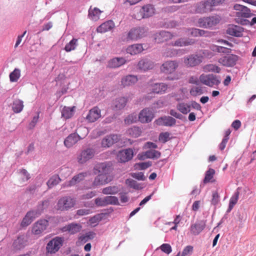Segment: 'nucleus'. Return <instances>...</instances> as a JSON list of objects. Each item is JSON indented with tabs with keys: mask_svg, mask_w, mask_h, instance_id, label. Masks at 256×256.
Returning <instances> with one entry per match:
<instances>
[{
	"mask_svg": "<svg viewBox=\"0 0 256 256\" xmlns=\"http://www.w3.org/2000/svg\"><path fill=\"white\" fill-rule=\"evenodd\" d=\"M224 0H202L196 4L193 11L194 13L204 14L212 12L213 8L222 4ZM190 12H192L190 10Z\"/></svg>",
	"mask_w": 256,
	"mask_h": 256,
	"instance_id": "obj_1",
	"label": "nucleus"
},
{
	"mask_svg": "<svg viewBox=\"0 0 256 256\" xmlns=\"http://www.w3.org/2000/svg\"><path fill=\"white\" fill-rule=\"evenodd\" d=\"M88 134V130L84 126L77 128L76 133L70 134L64 140V144L67 148H70L80 140L84 138Z\"/></svg>",
	"mask_w": 256,
	"mask_h": 256,
	"instance_id": "obj_2",
	"label": "nucleus"
},
{
	"mask_svg": "<svg viewBox=\"0 0 256 256\" xmlns=\"http://www.w3.org/2000/svg\"><path fill=\"white\" fill-rule=\"evenodd\" d=\"M234 9L238 10L236 14V16L237 17L236 22L242 25L248 24L249 20L246 18H250L252 15L250 9L246 6L238 4L234 6Z\"/></svg>",
	"mask_w": 256,
	"mask_h": 256,
	"instance_id": "obj_3",
	"label": "nucleus"
},
{
	"mask_svg": "<svg viewBox=\"0 0 256 256\" xmlns=\"http://www.w3.org/2000/svg\"><path fill=\"white\" fill-rule=\"evenodd\" d=\"M199 80L202 84L211 88L218 86L220 83V76L214 74H202Z\"/></svg>",
	"mask_w": 256,
	"mask_h": 256,
	"instance_id": "obj_4",
	"label": "nucleus"
},
{
	"mask_svg": "<svg viewBox=\"0 0 256 256\" xmlns=\"http://www.w3.org/2000/svg\"><path fill=\"white\" fill-rule=\"evenodd\" d=\"M220 17L218 15L201 18L198 20V26L204 28H210L220 22Z\"/></svg>",
	"mask_w": 256,
	"mask_h": 256,
	"instance_id": "obj_5",
	"label": "nucleus"
},
{
	"mask_svg": "<svg viewBox=\"0 0 256 256\" xmlns=\"http://www.w3.org/2000/svg\"><path fill=\"white\" fill-rule=\"evenodd\" d=\"M155 13V8L152 4L144 6L138 12L134 14V18L140 20L152 16Z\"/></svg>",
	"mask_w": 256,
	"mask_h": 256,
	"instance_id": "obj_6",
	"label": "nucleus"
},
{
	"mask_svg": "<svg viewBox=\"0 0 256 256\" xmlns=\"http://www.w3.org/2000/svg\"><path fill=\"white\" fill-rule=\"evenodd\" d=\"M63 243V238L60 236L53 238L46 244V252L50 254H55L62 246Z\"/></svg>",
	"mask_w": 256,
	"mask_h": 256,
	"instance_id": "obj_7",
	"label": "nucleus"
},
{
	"mask_svg": "<svg viewBox=\"0 0 256 256\" xmlns=\"http://www.w3.org/2000/svg\"><path fill=\"white\" fill-rule=\"evenodd\" d=\"M75 200L70 196H64L60 199L56 204V209L60 211L68 210L74 206Z\"/></svg>",
	"mask_w": 256,
	"mask_h": 256,
	"instance_id": "obj_8",
	"label": "nucleus"
},
{
	"mask_svg": "<svg viewBox=\"0 0 256 256\" xmlns=\"http://www.w3.org/2000/svg\"><path fill=\"white\" fill-rule=\"evenodd\" d=\"M134 156V152L132 149L128 148L119 150L116 156L118 162L125 163L131 160Z\"/></svg>",
	"mask_w": 256,
	"mask_h": 256,
	"instance_id": "obj_9",
	"label": "nucleus"
},
{
	"mask_svg": "<svg viewBox=\"0 0 256 256\" xmlns=\"http://www.w3.org/2000/svg\"><path fill=\"white\" fill-rule=\"evenodd\" d=\"M238 60V56L233 54H226L220 58L218 62L221 65L226 67L234 66Z\"/></svg>",
	"mask_w": 256,
	"mask_h": 256,
	"instance_id": "obj_10",
	"label": "nucleus"
},
{
	"mask_svg": "<svg viewBox=\"0 0 256 256\" xmlns=\"http://www.w3.org/2000/svg\"><path fill=\"white\" fill-rule=\"evenodd\" d=\"M178 66V63L176 60L165 62L160 66L161 72L166 74L174 73Z\"/></svg>",
	"mask_w": 256,
	"mask_h": 256,
	"instance_id": "obj_11",
	"label": "nucleus"
},
{
	"mask_svg": "<svg viewBox=\"0 0 256 256\" xmlns=\"http://www.w3.org/2000/svg\"><path fill=\"white\" fill-rule=\"evenodd\" d=\"M146 32V30L143 28H132L128 32L126 38L128 40H136L144 37Z\"/></svg>",
	"mask_w": 256,
	"mask_h": 256,
	"instance_id": "obj_12",
	"label": "nucleus"
},
{
	"mask_svg": "<svg viewBox=\"0 0 256 256\" xmlns=\"http://www.w3.org/2000/svg\"><path fill=\"white\" fill-rule=\"evenodd\" d=\"M112 164L110 162H101L96 164L94 168V172L95 174H100L107 176L112 172Z\"/></svg>",
	"mask_w": 256,
	"mask_h": 256,
	"instance_id": "obj_13",
	"label": "nucleus"
},
{
	"mask_svg": "<svg viewBox=\"0 0 256 256\" xmlns=\"http://www.w3.org/2000/svg\"><path fill=\"white\" fill-rule=\"evenodd\" d=\"M48 226V222L46 220H40L35 222L32 228V232L34 235H40Z\"/></svg>",
	"mask_w": 256,
	"mask_h": 256,
	"instance_id": "obj_14",
	"label": "nucleus"
},
{
	"mask_svg": "<svg viewBox=\"0 0 256 256\" xmlns=\"http://www.w3.org/2000/svg\"><path fill=\"white\" fill-rule=\"evenodd\" d=\"M95 152L92 148H86L82 150L78 156L77 159L78 163L82 164L92 159L94 156Z\"/></svg>",
	"mask_w": 256,
	"mask_h": 256,
	"instance_id": "obj_15",
	"label": "nucleus"
},
{
	"mask_svg": "<svg viewBox=\"0 0 256 256\" xmlns=\"http://www.w3.org/2000/svg\"><path fill=\"white\" fill-rule=\"evenodd\" d=\"M202 56L198 54H192L184 58V64L189 67L198 65L202 62Z\"/></svg>",
	"mask_w": 256,
	"mask_h": 256,
	"instance_id": "obj_16",
	"label": "nucleus"
},
{
	"mask_svg": "<svg viewBox=\"0 0 256 256\" xmlns=\"http://www.w3.org/2000/svg\"><path fill=\"white\" fill-rule=\"evenodd\" d=\"M154 117L152 112L148 108H146L140 111L138 115V120L142 123H148Z\"/></svg>",
	"mask_w": 256,
	"mask_h": 256,
	"instance_id": "obj_17",
	"label": "nucleus"
},
{
	"mask_svg": "<svg viewBox=\"0 0 256 256\" xmlns=\"http://www.w3.org/2000/svg\"><path fill=\"white\" fill-rule=\"evenodd\" d=\"M82 228L80 224L72 222L61 228L62 232H68L70 234H74L80 232Z\"/></svg>",
	"mask_w": 256,
	"mask_h": 256,
	"instance_id": "obj_18",
	"label": "nucleus"
},
{
	"mask_svg": "<svg viewBox=\"0 0 256 256\" xmlns=\"http://www.w3.org/2000/svg\"><path fill=\"white\" fill-rule=\"evenodd\" d=\"M174 35L170 32L161 31L154 34V39L156 42L162 43L172 39Z\"/></svg>",
	"mask_w": 256,
	"mask_h": 256,
	"instance_id": "obj_19",
	"label": "nucleus"
},
{
	"mask_svg": "<svg viewBox=\"0 0 256 256\" xmlns=\"http://www.w3.org/2000/svg\"><path fill=\"white\" fill-rule=\"evenodd\" d=\"M176 120L171 116H162L154 121V124L158 126H172L176 124Z\"/></svg>",
	"mask_w": 256,
	"mask_h": 256,
	"instance_id": "obj_20",
	"label": "nucleus"
},
{
	"mask_svg": "<svg viewBox=\"0 0 256 256\" xmlns=\"http://www.w3.org/2000/svg\"><path fill=\"white\" fill-rule=\"evenodd\" d=\"M112 180V177L110 176L99 174L94 178L92 185L94 186L104 185L110 182Z\"/></svg>",
	"mask_w": 256,
	"mask_h": 256,
	"instance_id": "obj_21",
	"label": "nucleus"
},
{
	"mask_svg": "<svg viewBox=\"0 0 256 256\" xmlns=\"http://www.w3.org/2000/svg\"><path fill=\"white\" fill-rule=\"evenodd\" d=\"M40 215V212H35L34 210L28 212L22 222V226H27L31 224L35 218L38 217Z\"/></svg>",
	"mask_w": 256,
	"mask_h": 256,
	"instance_id": "obj_22",
	"label": "nucleus"
},
{
	"mask_svg": "<svg viewBox=\"0 0 256 256\" xmlns=\"http://www.w3.org/2000/svg\"><path fill=\"white\" fill-rule=\"evenodd\" d=\"M119 136L117 134H110L104 138L102 141V146L104 148H109L119 140Z\"/></svg>",
	"mask_w": 256,
	"mask_h": 256,
	"instance_id": "obj_23",
	"label": "nucleus"
},
{
	"mask_svg": "<svg viewBox=\"0 0 256 256\" xmlns=\"http://www.w3.org/2000/svg\"><path fill=\"white\" fill-rule=\"evenodd\" d=\"M138 81L136 76L128 74L124 76L121 80V84L123 87L134 85Z\"/></svg>",
	"mask_w": 256,
	"mask_h": 256,
	"instance_id": "obj_24",
	"label": "nucleus"
},
{
	"mask_svg": "<svg viewBox=\"0 0 256 256\" xmlns=\"http://www.w3.org/2000/svg\"><path fill=\"white\" fill-rule=\"evenodd\" d=\"M100 116V110L96 106L89 111L86 119L88 122H92L98 120Z\"/></svg>",
	"mask_w": 256,
	"mask_h": 256,
	"instance_id": "obj_25",
	"label": "nucleus"
},
{
	"mask_svg": "<svg viewBox=\"0 0 256 256\" xmlns=\"http://www.w3.org/2000/svg\"><path fill=\"white\" fill-rule=\"evenodd\" d=\"M154 66V64L148 59H142L138 64V68L144 71L152 69Z\"/></svg>",
	"mask_w": 256,
	"mask_h": 256,
	"instance_id": "obj_26",
	"label": "nucleus"
},
{
	"mask_svg": "<svg viewBox=\"0 0 256 256\" xmlns=\"http://www.w3.org/2000/svg\"><path fill=\"white\" fill-rule=\"evenodd\" d=\"M243 31L242 27L236 25L230 26L226 30L227 34L236 37L242 36Z\"/></svg>",
	"mask_w": 256,
	"mask_h": 256,
	"instance_id": "obj_27",
	"label": "nucleus"
},
{
	"mask_svg": "<svg viewBox=\"0 0 256 256\" xmlns=\"http://www.w3.org/2000/svg\"><path fill=\"white\" fill-rule=\"evenodd\" d=\"M194 44V40L188 38H180L172 43V45L176 46H186L192 45Z\"/></svg>",
	"mask_w": 256,
	"mask_h": 256,
	"instance_id": "obj_28",
	"label": "nucleus"
},
{
	"mask_svg": "<svg viewBox=\"0 0 256 256\" xmlns=\"http://www.w3.org/2000/svg\"><path fill=\"white\" fill-rule=\"evenodd\" d=\"M126 60L124 58H114L109 60L108 66L111 68H118L124 64Z\"/></svg>",
	"mask_w": 256,
	"mask_h": 256,
	"instance_id": "obj_29",
	"label": "nucleus"
},
{
	"mask_svg": "<svg viewBox=\"0 0 256 256\" xmlns=\"http://www.w3.org/2000/svg\"><path fill=\"white\" fill-rule=\"evenodd\" d=\"M27 238L26 236L22 235L18 237L13 244V246L16 250H20L24 248L26 244Z\"/></svg>",
	"mask_w": 256,
	"mask_h": 256,
	"instance_id": "obj_30",
	"label": "nucleus"
},
{
	"mask_svg": "<svg viewBox=\"0 0 256 256\" xmlns=\"http://www.w3.org/2000/svg\"><path fill=\"white\" fill-rule=\"evenodd\" d=\"M168 85L164 83H156L152 86V92L156 94H164L168 90Z\"/></svg>",
	"mask_w": 256,
	"mask_h": 256,
	"instance_id": "obj_31",
	"label": "nucleus"
},
{
	"mask_svg": "<svg viewBox=\"0 0 256 256\" xmlns=\"http://www.w3.org/2000/svg\"><path fill=\"white\" fill-rule=\"evenodd\" d=\"M114 26V22L112 20H108L104 22L97 28L98 32L104 33L110 30Z\"/></svg>",
	"mask_w": 256,
	"mask_h": 256,
	"instance_id": "obj_32",
	"label": "nucleus"
},
{
	"mask_svg": "<svg viewBox=\"0 0 256 256\" xmlns=\"http://www.w3.org/2000/svg\"><path fill=\"white\" fill-rule=\"evenodd\" d=\"M161 154L160 152L154 150H150L144 152L140 158L142 159L145 158H158L160 156Z\"/></svg>",
	"mask_w": 256,
	"mask_h": 256,
	"instance_id": "obj_33",
	"label": "nucleus"
},
{
	"mask_svg": "<svg viewBox=\"0 0 256 256\" xmlns=\"http://www.w3.org/2000/svg\"><path fill=\"white\" fill-rule=\"evenodd\" d=\"M206 224L203 222L193 224L190 226V232L194 235L198 234L205 228Z\"/></svg>",
	"mask_w": 256,
	"mask_h": 256,
	"instance_id": "obj_34",
	"label": "nucleus"
},
{
	"mask_svg": "<svg viewBox=\"0 0 256 256\" xmlns=\"http://www.w3.org/2000/svg\"><path fill=\"white\" fill-rule=\"evenodd\" d=\"M128 102L127 98L120 97L116 98L113 102V106L116 110H120L124 108Z\"/></svg>",
	"mask_w": 256,
	"mask_h": 256,
	"instance_id": "obj_35",
	"label": "nucleus"
},
{
	"mask_svg": "<svg viewBox=\"0 0 256 256\" xmlns=\"http://www.w3.org/2000/svg\"><path fill=\"white\" fill-rule=\"evenodd\" d=\"M76 107L64 106L62 110V117L66 120L71 118L74 114Z\"/></svg>",
	"mask_w": 256,
	"mask_h": 256,
	"instance_id": "obj_36",
	"label": "nucleus"
},
{
	"mask_svg": "<svg viewBox=\"0 0 256 256\" xmlns=\"http://www.w3.org/2000/svg\"><path fill=\"white\" fill-rule=\"evenodd\" d=\"M144 50L142 44H134L129 46L126 48V52L128 54L132 55H135L141 52Z\"/></svg>",
	"mask_w": 256,
	"mask_h": 256,
	"instance_id": "obj_37",
	"label": "nucleus"
},
{
	"mask_svg": "<svg viewBox=\"0 0 256 256\" xmlns=\"http://www.w3.org/2000/svg\"><path fill=\"white\" fill-rule=\"evenodd\" d=\"M88 175L87 172H82L75 176L73 178L68 182L66 184L67 186H71L76 184L77 182H78L84 180V178Z\"/></svg>",
	"mask_w": 256,
	"mask_h": 256,
	"instance_id": "obj_38",
	"label": "nucleus"
},
{
	"mask_svg": "<svg viewBox=\"0 0 256 256\" xmlns=\"http://www.w3.org/2000/svg\"><path fill=\"white\" fill-rule=\"evenodd\" d=\"M102 12V11L100 10L97 8H92L90 6L88 10V16L93 20H97L100 18V16Z\"/></svg>",
	"mask_w": 256,
	"mask_h": 256,
	"instance_id": "obj_39",
	"label": "nucleus"
},
{
	"mask_svg": "<svg viewBox=\"0 0 256 256\" xmlns=\"http://www.w3.org/2000/svg\"><path fill=\"white\" fill-rule=\"evenodd\" d=\"M188 34L194 37L202 36H208L206 34L208 32L204 30H200L196 28H192L188 30Z\"/></svg>",
	"mask_w": 256,
	"mask_h": 256,
	"instance_id": "obj_40",
	"label": "nucleus"
},
{
	"mask_svg": "<svg viewBox=\"0 0 256 256\" xmlns=\"http://www.w3.org/2000/svg\"><path fill=\"white\" fill-rule=\"evenodd\" d=\"M176 108L181 113L186 114L190 111V105L188 103L181 102L177 104Z\"/></svg>",
	"mask_w": 256,
	"mask_h": 256,
	"instance_id": "obj_41",
	"label": "nucleus"
},
{
	"mask_svg": "<svg viewBox=\"0 0 256 256\" xmlns=\"http://www.w3.org/2000/svg\"><path fill=\"white\" fill-rule=\"evenodd\" d=\"M142 132L141 128L137 126L130 128L126 130V133L128 135L134 138L140 136Z\"/></svg>",
	"mask_w": 256,
	"mask_h": 256,
	"instance_id": "obj_42",
	"label": "nucleus"
},
{
	"mask_svg": "<svg viewBox=\"0 0 256 256\" xmlns=\"http://www.w3.org/2000/svg\"><path fill=\"white\" fill-rule=\"evenodd\" d=\"M23 102L19 99L15 100L12 104V109L15 113H19L24 108Z\"/></svg>",
	"mask_w": 256,
	"mask_h": 256,
	"instance_id": "obj_43",
	"label": "nucleus"
},
{
	"mask_svg": "<svg viewBox=\"0 0 256 256\" xmlns=\"http://www.w3.org/2000/svg\"><path fill=\"white\" fill-rule=\"evenodd\" d=\"M202 69L204 72H212L219 73L220 72V68L213 64H206L202 67Z\"/></svg>",
	"mask_w": 256,
	"mask_h": 256,
	"instance_id": "obj_44",
	"label": "nucleus"
},
{
	"mask_svg": "<svg viewBox=\"0 0 256 256\" xmlns=\"http://www.w3.org/2000/svg\"><path fill=\"white\" fill-rule=\"evenodd\" d=\"M78 45V40L72 38L68 44H67L64 48V50L67 52H70L74 50Z\"/></svg>",
	"mask_w": 256,
	"mask_h": 256,
	"instance_id": "obj_45",
	"label": "nucleus"
},
{
	"mask_svg": "<svg viewBox=\"0 0 256 256\" xmlns=\"http://www.w3.org/2000/svg\"><path fill=\"white\" fill-rule=\"evenodd\" d=\"M118 192V188L116 186H109L104 188L102 190V192L104 194H114Z\"/></svg>",
	"mask_w": 256,
	"mask_h": 256,
	"instance_id": "obj_46",
	"label": "nucleus"
},
{
	"mask_svg": "<svg viewBox=\"0 0 256 256\" xmlns=\"http://www.w3.org/2000/svg\"><path fill=\"white\" fill-rule=\"evenodd\" d=\"M239 198V192L238 191L236 192L234 195L231 197L230 202H229V206H228V210L230 211L234 205L237 203L238 200Z\"/></svg>",
	"mask_w": 256,
	"mask_h": 256,
	"instance_id": "obj_47",
	"label": "nucleus"
},
{
	"mask_svg": "<svg viewBox=\"0 0 256 256\" xmlns=\"http://www.w3.org/2000/svg\"><path fill=\"white\" fill-rule=\"evenodd\" d=\"M60 179L58 175L52 176L47 182V185L48 188H51L56 185L60 182Z\"/></svg>",
	"mask_w": 256,
	"mask_h": 256,
	"instance_id": "obj_48",
	"label": "nucleus"
},
{
	"mask_svg": "<svg viewBox=\"0 0 256 256\" xmlns=\"http://www.w3.org/2000/svg\"><path fill=\"white\" fill-rule=\"evenodd\" d=\"M105 202L106 206L112 205H118L119 202L118 198L114 196H106L105 197Z\"/></svg>",
	"mask_w": 256,
	"mask_h": 256,
	"instance_id": "obj_49",
	"label": "nucleus"
},
{
	"mask_svg": "<svg viewBox=\"0 0 256 256\" xmlns=\"http://www.w3.org/2000/svg\"><path fill=\"white\" fill-rule=\"evenodd\" d=\"M20 76V70L15 68L10 74V79L11 82H17Z\"/></svg>",
	"mask_w": 256,
	"mask_h": 256,
	"instance_id": "obj_50",
	"label": "nucleus"
},
{
	"mask_svg": "<svg viewBox=\"0 0 256 256\" xmlns=\"http://www.w3.org/2000/svg\"><path fill=\"white\" fill-rule=\"evenodd\" d=\"M215 174V170L212 168H210L206 171L205 177L204 180V183H208L211 181Z\"/></svg>",
	"mask_w": 256,
	"mask_h": 256,
	"instance_id": "obj_51",
	"label": "nucleus"
},
{
	"mask_svg": "<svg viewBox=\"0 0 256 256\" xmlns=\"http://www.w3.org/2000/svg\"><path fill=\"white\" fill-rule=\"evenodd\" d=\"M126 183L130 187L136 190H140L142 188L140 184H138L137 182L132 179H127L126 181Z\"/></svg>",
	"mask_w": 256,
	"mask_h": 256,
	"instance_id": "obj_52",
	"label": "nucleus"
},
{
	"mask_svg": "<svg viewBox=\"0 0 256 256\" xmlns=\"http://www.w3.org/2000/svg\"><path fill=\"white\" fill-rule=\"evenodd\" d=\"M190 93L192 96H196L202 94L203 90L200 86H194L190 90Z\"/></svg>",
	"mask_w": 256,
	"mask_h": 256,
	"instance_id": "obj_53",
	"label": "nucleus"
},
{
	"mask_svg": "<svg viewBox=\"0 0 256 256\" xmlns=\"http://www.w3.org/2000/svg\"><path fill=\"white\" fill-rule=\"evenodd\" d=\"M49 204L48 200H44L42 201L40 204L38 206V209L35 212H40V214L42 213V211L44 208H46Z\"/></svg>",
	"mask_w": 256,
	"mask_h": 256,
	"instance_id": "obj_54",
	"label": "nucleus"
},
{
	"mask_svg": "<svg viewBox=\"0 0 256 256\" xmlns=\"http://www.w3.org/2000/svg\"><path fill=\"white\" fill-rule=\"evenodd\" d=\"M160 248L162 252L166 254H170L172 251L170 245L168 244H163L160 246Z\"/></svg>",
	"mask_w": 256,
	"mask_h": 256,
	"instance_id": "obj_55",
	"label": "nucleus"
},
{
	"mask_svg": "<svg viewBox=\"0 0 256 256\" xmlns=\"http://www.w3.org/2000/svg\"><path fill=\"white\" fill-rule=\"evenodd\" d=\"M170 133L168 132H162L159 136L160 141L164 143L170 140Z\"/></svg>",
	"mask_w": 256,
	"mask_h": 256,
	"instance_id": "obj_56",
	"label": "nucleus"
},
{
	"mask_svg": "<svg viewBox=\"0 0 256 256\" xmlns=\"http://www.w3.org/2000/svg\"><path fill=\"white\" fill-rule=\"evenodd\" d=\"M220 201V196L218 192H214L212 194V199L211 200V203L212 204L216 206Z\"/></svg>",
	"mask_w": 256,
	"mask_h": 256,
	"instance_id": "obj_57",
	"label": "nucleus"
},
{
	"mask_svg": "<svg viewBox=\"0 0 256 256\" xmlns=\"http://www.w3.org/2000/svg\"><path fill=\"white\" fill-rule=\"evenodd\" d=\"M212 50L223 53L230 52V49L220 46H214Z\"/></svg>",
	"mask_w": 256,
	"mask_h": 256,
	"instance_id": "obj_58",
	"label": "nucleus"
},
{
	"mask_svg": "<svg viewBox=\"0 0 256 256\" xmlns=\"http://www.w3.org/2000/svg\"><path fill=\"white\" fill-rule=\"evenodd\" d=\"M193 247L191 246H186L182 250L181 256H187L192 252Z\"/></svg>",
	"mask_w": 256,
	"mask_h": 256,
	"instance_id": "obj_59",
	"label": "nucleus"
},
{
	"mask_svg": "<svg viewBox=\"0 0 256 256\" xmlns=\"http://www.w3.org/2000/svg\"><path fill=\"white\" fill-rule=\"evenodd\" d=\"M132 178H136L139 180H146V177L144 176V174L142 172H138V173H133L132 174Z\"/></svg>",
	"mask_w": 256,
	"mask_h": 256,
	"instance_id": "obj_60",
	"label": "nucleus"
},
{
	"mask_svg": "<svg viewBox=\"0 0 256 256\" xmlns=\"http://www.w3.org/2000/svg\"><path fill=\"white\" fill-rule=\"evenodd\" d=\"M95 204L98 206H106L105 197L104 198H98L95 200Z\"/></svg>",
	"mask_w": 256,
	"mask_h": 256,
	"instance_id": "obj_61",
	"label": "nucleus"
},
{
	"mask_svg": "<svg viewBox=\"0 0 256 256\" xmlns=\"http://www.w3.org/2000/svg\"><path fill=\"white\" fill-rule=\"evenodd\" d=\"M177 54V52L175 50L171 49L166 50L164 52V54L167 57H172L176 56Z\"/></svg>",
	"mask_w": 256,
	"mask_h": 256,
	"instance_id": "obj_62",
	"label": "nucleus"
},
{
	"mask_svg": "<svg viewBox=\"0 0 256 256\" xmlns=\"http://www.w3.org/2000/svg\"><path fill=\"white\" fill-rule=\"evenodd\" d=\"M136 120V116L130 115L125 120V122L127 124H130Z\"/></svg>",
	"mask_w": 256,
	"mask_h": 256,
	"instance_id": "obj_63",
	"label": "nucleus"
},
{
	"mask_svg": "<svg viewBox=\"0 0 256 256\" xmlns=\"http://www.w3.org/2000/svg\"><path fill=\"white\" fill-rule=\"evenodd\" d=\"M20 173L22 175V178L24 181L28 180L30 178V175L26 170H20Z\"/></svg>",
	"mask_w": 256,
	"mask_h": 256,
	"instance_id": "obj_64",
	"label": "nucleus"
}]
</instances>
